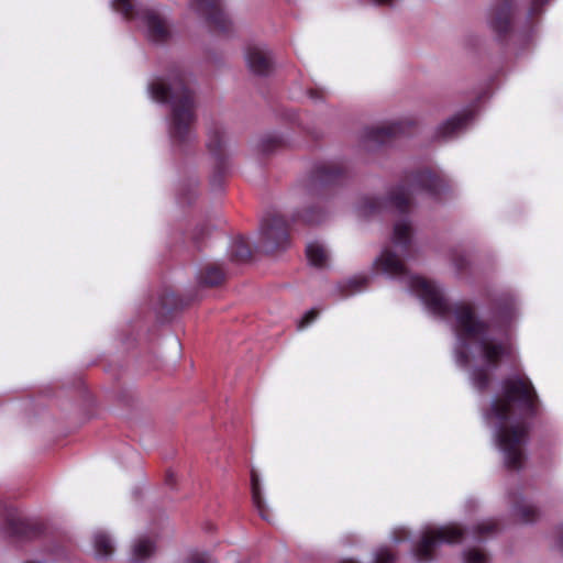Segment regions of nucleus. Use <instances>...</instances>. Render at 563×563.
<instances>
[{
	"instance_id": "24",
	"label": "nucleus",
	"mask_w": 563,
	"mask_h": 563,
	"mask_svg": "<svg viewBox=\"0 0 563 563\" xmlns=\"http://www.w3.org/2000/svg\"><path fill=\"white\" fill-rule=\"evenodd\" d=\"M252 256V250L243 236H238L233 240L231 245V257L238 262H245Z\"/></svg>"
},
{
	"instance_id": "35",
	"label": "nucleus",
	"mask_w": 563,
	"mask_h": 563,
	"mask_svg": "<svg viewBox=\"0 0 563 563\" xmlns=\"http://www.w3.org/2000/svg\"><path fill=\"white\" fill-rule=\"evenodd\" d=\"M319 316V311L317 309H311L308 312L305 313V316L301 318L298 328L303 329L311 324Z\"/></svg>"
},
{
	"instance_id": "23",
	"label": "nucleus",
	"mask_w": 563,
	"mask_h": 563,
	"mask_svg": "<svg viewBox=\"0 0 563 563\" xmlns=\"http://www.w3.org/2000/svg\"><path fill=\"white\" fill-rule=\"evenodd\" d=\"M155 552V543L147 537H142L135 541L132 547L133 559L136 561L145 560Z\"/></svg>"
},
{
	"instance_id": "41",
	"label": "nucleus",
	"mask_w": 563,
	"mask_h": 563,
	"mask_svg": "<svg viewBox=\"0 0 563 563\" xmlns=\"http://www.w3.org/2000/svg\"><path fill=\"white\" fill-rule=\"evenodd\" d=\"M378 5H391L394 0H374Z\"/></svg>"
},
{
	"instance_id": "36",
	"label": "nucleus",
	"mask_w": 563,
	"mask_h": 563,
	"mask_svg": "<svg viewBox=\"0 0 563 563\" xmlns=\"http://www.w3.org/2000/svg\"><path fill=\"white\" fill-rule=\"evenodd\" d=\"M523 461L525 460H505L504 466L508 472H519L525 466Z\"/></svg>"
},
{
	"instance_id": "8",
	"label": "nucleus",
	"mask_w": 563,
	"mask_h": 563,
	"mask_svg": "<svg viewBox=\"0 0 563 563\" xmlns=\"http://www.w3.org/2000/svg\"><path fill=\"white\" fill-rule=\"evenodd\" d=\"M112 7L128 20L136 15L140 16L146 23L148 37L153 42L164 43L169 38L170 32L165 20L154 10L141 9L136 11L132 0H113Z\"/></svg>"
},
{
	"instance_id": "12",
	"label": "nucleus",
	"mask_w": 563,
	"mask_h": 563,
	"mask_svg": "<svg viewBox=\"0 0 563 563\" xmlns=\"http://www.w3.org/2000/svg\"><path fill=\"white\" fill-rule=\"evenodd\" d=\"M413 128L415 121L411 119L394 121L367 128L365 131V139L368 142L386 144L398 135L410 133Z\"/></svg>"
},
{
	"instance_id": "34",
	"label": "nucleus",
	"mask_w": 563,
	"mask_h": 563,
	"mask_svg": "<svg viewBox=\"0 0 563 563\" xmlns=\"http://www.w3.org/2000/svg\"><path fill=\"white\" fill-rule=\"evenodd\" d=\"M452 262L459 273H463L468 267V261L463 254H454Z\"/></svg>"
},
{
	"instance_id": "6",
	"label": "nucleus",
	"mask_w": 563,
	"mask_h": 563,
	"mask_svg": "<svg viewBox=\"0 0 563 563\" xmlns=\"http://www.w3.org/2000/svg\"><path fill=\"white\" fill-rule=\"evenodd\" d=\"M465 534L466 529L457 523L428 529L422 533L421 540L416 544L413 554L419 562H430L435 558V548L440 543H461Z\"/></svg>"
},
{
	"instance_id": "32",
	"label": "nucleus",
	"mask_w": 563,
	"mask_h": 563,
	"mask_svg": "<svg viewBox=\"0 0 563 563\" xmlns=\"http://www.w3.org/2000/svg\"><path fill=\"white\" fill-rule=\"evenodd\" d=\"M283 144L284 140L282 136L277 134H269L262 140L261 150L264 153H271L274 150L282 147Z\"/></svg>"
},
{
	"instance_id": "14",
	"label": "nucleus",
	"mask_w": 563,
	"mask_h": 563,
	"mask_svg": "<svg viewBox=\"0 0 563 563\" xmlns=\"http://www.w3.org/2000/svg\"><path fill=\"white\" fill-rule=\"evenodd\" d=\"M246 62L250 70L257 76H268L274 68L269 52L258 46L247 48Z\"/></svg>"
},
{
	"instance_id": "28",
	"label": "nucleus",
	"mask_w": 563,
	"mask_h": 563,
	"mask_svg": "<svg viewBox=\"0 0 563 563\" xmlns=\"http://www.w3.org/2000/svg\"><path fill=\"white\" fill-rule=\"evenodd\" d=\"M549 2V0H531L529 10H528V25L525 33H529L532 30L534 20L542 14L543 7Z\"/></svg>"
},
{
	"instance_id": "33",
	"label": "nucleus",
	"mask_w": 563,
	"mask_h": 563,
	"mask_svg": "<svg viewBox=\"0 0 563 563\" xmlns=\"http://www.w3.org/2000/svg\"><path fill=\"white\" fill-rule=\"evenodd\" d=\"M517 512L523 522H533L539 518V510L532 505H520Z\"/></svg>"
},
{
	"instance_id": "30",
	"label": "nucleus",
	"mask_w": 563,
	"mask_h": 563,
	"mask_svg": "<svg viewBox=\"0 0 563 563\" xmlns=\"http://www.w3.org/2000/svg\"><path fill=\"white\" fill-rule=\"evenodd\" d=\"M368 283V277L361 276V277H354L346 282V284L343 286V295L350 296L352 294H355L357 291L363 290Z\"/></svg>"
},
{
	"instance_id": "22",
	"label": "nucleus",
	"mask_w": 563,
	"mask_h": 563,
	"mask_svg": "<svg viewBox=\"0 0 563 563\" xmlns=\"http://www.w3.org/2000/svg\"><path fill=\"white\" fill-rule=\"evenodd\" d=\"M161 307L167 311L181 309L189 305L181 296L174 290L166 289L159 297Z\"/></svg>"
},
{
	"instance_id": "2",
	"label": "nucleus",
	"mask_w": 563,
	"mask_h": 563,
	"mask_svg": "<svg viewBox=\"0 0 563 563\" xmlns=\"http://www.w3.org/2000/svg\"><path fill=\"white\" fill-rule=\"evenodd\" d=\"M539 408V396L527 375H511L501 380L500 395L492 401L486 419L493 423L496 444L506 457H523L521 448L530 432V424L526 420L509 422L514 409H518L525 418H534Z\"/></svg>"
},
{
	"instance_id": "21",
	"label": "nucleus",
	"mask_w": 563,
	"mask_h": 563,
	"mask_svg": "<svg viewBox=\"0 0 563 563\" xmlns=\"http://www.w3.org/2000/svg\"><path fill=\"white\" fill-rule=\"evenodd\" d=\"M306 255L309 263L316 267H323L328 261L324 247L318 242H311L306 247Z\"/></svg>"
},
{
	"instance_id": "9",
	"label": "nucleus",
	"mask_w": 563,
	"mask_h": 563,
	"mask_svg": "<svg viewBox=\"0 0 563 563\" xmlns=\"http://www.w3.org/2000/svg\"><path fill=\"white\" fill-rule=\"evenodd\" d=\"M190 7L205 18L212 31L219 34H229L232 31V21L224 12L221 0H191Z\"/></svg>"
},
{
	"instance_id": "37",
	"label": "nucleus",
	"mask_w": 563,
	"mask_h": 563,
	"mask_svg": "<svg viewBox=\"0 0 563 563\" xmlns=\"http://www.w3.org/2000/svg\"><path fill=\"white\" fill-rule=\"evenodd\" d=\"M187 563H210V559L205 553H194L187 559Z\"/></svg>"
},
{
	"instance_id": "43",
	"label": "nucleus",
	"mask_w": 563,
	"mask_h": 563,
	"mask_svg": "<svg viewBox=\"0 0 563 563\" xmlns=\"http://www.w3.org/2000/svg\"><path fill=\"white\" fill-rule=\"evenodd\" d=\"M166 479H167L168 484H170V485L174 484V474L172 472H168Z\"/></svg>"
},
{
	"instance_id": "29",
	"label": "nucleus",
	"mask_w": 563,
	"mask_h": 563,
	"mask_svg": "<svg viewBox=\"0 0 563 563\" xmlns=\"http://www.w3.org/2000/svg\"><path fill=\"white\" fill-rule=\"evenodd\" d=\"M464 563H489L488 554L478 548H471L463 552Z\"/></svg>"
},
{
	"instance_id": "38",
	"label": "nucleus",
	"mask_w": 563,
	"mask_h": 563,
	"mask_svg": "<svg viewBox=\"0 0 563 563\" xmlns=\"http://www.w3.org/2000/svg\"><path fill=\"white\" fill-rule=\"evenodd\" d=\"M470 355L466 351H460L457 353V363L461 365V366H467L470 364Z\"/></svg>"
},
{
	"instance_id": "19",
	"label": "nucleus",
	"mask_w": 563,
	"mask_h": 563,
	"mask_svg": "<svg viewBox=\"0 0 563 563\" xmlns=\"http://www.w3.org/2000/svg\"><path fill=\"white\" fill-rule=\"evenodd\" d=\"M412 229L409 222L400 221L394 227L393 242L399 245L405 252L409 251L411 244Z\"/></svg>"
},
{
	"instance_id": "39",
	"label": "nucleus",
	"mask_w": 563,
	"mask_h": 563,
	"mask_svg": "<svg viewBox=\"0 0 563 563\" xmlns=\"http://www.w3.org/2000/svg\"><path fill=\"white\" fill-rule=\"evenodd\" d=\"M207 233H208V227L203 224V225H201V227L198 229V231L195 233V236H194V238H195V240H196L197 242H199V241L202 239V236H203L205 234H207Z\"/></svg>"
},
{
	"instance_id": "10",
	"label": "nucleus",
	"mask_w": 563,
	"mask_h": 563,
	"mask_svg": "<svg viewBox=\"0 0 563 563\" xmlns=\"http://www.w3.org/2000/svg\"><path fill=\"white\" fill-rule=\"evenodd\" d=\"M516 9L515 0H496L493 5L488 23L499 41H506L512 34Z\"/></svg>"
},
{
	"instance_id": "5",
	"label": "nucleus",
	"mask_w": 563,
	"mask_h": 563,
	"mask_svg": "<svg viewBox=\"0 0 563 563\" xmlns=\"http://www.w3.org/2000/svg\"><path fill=\"white\" fill-rule=\"evenodd\" d=\"M350 176V170L343 162H322L311 170L305 195L311 200L301 211L292 214L294 223L302 222L308 225L319 224L325 219V210L321 206L329 188L342 185Z\"/></svg>"
},
{
	"instance_id": "25",
	"label": "nucleus",
	"mask_w": 563,
	"mask_h": 563,
	"mask_svg": "<svg viewBox=\"0 0 563 563\" xmlns=\"http://www.w3.org/2000/svg\"><path fill=\"white\" fill-rule=\"evenodd\" d=\"M500 530L499 523L496 520H487L474 527L473 533L478 541L496 534Z\"/></svg>"
},
{
	"instance_id": "3",
	"label": "nucleus",
	"mask_w": 563,
	"mask_h": 563,
	"mask_svg": "<svg viewBox=\"0 0 563 563\" xmlns=\"http://www.w3.org/2000/svg\"><path fill=\"white\" fill-rule=\"evenodd\" d=\"M150 92L155 101L172 106L169 125L172 141L183 146L195 140L192 130L196 122L195 93L187 85L186 74L177 68L170 74L168 81L162 78L155 79L150 85Z\"/></svg>"
},
{
	"instance_id": "26",
	"label": "nucleus",
	"mask_w": 563,
	"mask_h": 563,
	"mask_svg": "<svg viewBox=\"0 0 563 563\" xmlns=\"http://www.w3.org/2000/svg\"><path fill=\"white\" fill-rule=\"evenodd\" d=\"M472 380L474 386L484 391L489 387L492 375L486 366H477L472 371Z\"/></svg>"
},
{
	"instance_id": "13",
	"label": "nucleus",
	"mask_w": 563,
	"mask_h": 563,
	"mask_svg": "<svg viewBox=\"0 0 563 563\" xmlns=\"http://www.w3.org/2000/svg\"><path fill=\"white\" fill-rule=\"evenodd\" d=\"M5 525L8 531L19 539H33L41 536L44 531V525L42 522L11 511L7 515Z\"/></svg>"
},
{
	"instance_id": "11",
	"label": "nucleus",
	"mask_w": 563,
	"mask_h": 563,
	"mask_svg": "<svg viewBox=\"0 0 563 563\" xmlns=\"http://www.w3.org/2000/svg\"><path fill=\"white\" fill-rule=\"evenodd\" d=\"M224 132L221 126L213 125L208 131L207 147L214 159V170L211 178L212 186L221 187L228 173L229 164L223 143Z\"/></svg>"
},
{
	"instance_id": "1",
	"label": "nucleus",
	"mask_w": 563,
	"mask_h": 563,
	"mask_svg": "<svg viewBox=\"0 0 563 563\" xmlns=\"http://www.w3.org/2000/svg\"><path fill=\"white\" fill-rule=\"evenodd\" d=\"M410 287L432 313L442 318L453 316L457 336L474 342L487 366L497 368L504 360L514 357L515 347L508 334L503 339L492 336L490 323L477 316L473 302L451 303L437 285L419 276L411 277Z\"/></svg>"
},
{
	"instance_id": "44",
	"label": "nucleus",
	"mask_w": 563,
	"mask_h": 563,
	"mask_svg": "<svg viewBox=\"0 0 563 563\" xmlns=\"http://www.w3.org/2000/svg\"><path fill=\"white\" fill-rule=\"evenodd\" d=\"M559 547L563 551V528H562V530L560 532Z\"/></svg>"
},
{
	"instance_id": "31",
	"label": "nucleus",
	"mask_w": 563,
	"mask_h": 563,
	"mask_svg": "<svg viewBox=\"0 0 563 563\" xmlns=\"http://www.w3.org/2000/svg\"><path fill=\"white\" fill-rule=\"evenodd\" d=\"M397 555L395 552L387 548H380L377 550L374 556V563H396ZM341 563H357L352 560L343 561Z\"/></svg>"
},
{
	"instance_id": "16",
	"label": "nucleus",
	"mask_w": 563,
	"mask_h": 563,
	"mask_svg": "<svg viewBox=\"0 0 563 563\" xmlns=\"http://www.w3.org/2000/svg\"><path fill=\"white\" fill-rule=\"evenodd\" d=\"M375 268L390 276L405 275L407 273L402 261L389 249H385L376 258Z\"/></svg>"
},
{
	"instance_id": "4",
	"label": "nucleus",
	"mask_w": 563,
	"mask_h": 563,
	"mask_svg": "<svg viewBox=\"0 0 563 563\" xmlns=\"http://www.w3.org/2000/svg\"><path fill=\"white\" fill-rule=\"evenodd\" d=\"M450 190L449 183L431 169H417L406 174L399 185L390 190L387 197H363L358 203V212L363 217L378 214L387 209H395L401 214L409 212L412 197L418 191H426L439 199Z\"/></svg>"
},
{
	"instance_id": "27",
	"label": "nucleus",
	"mask_w": 563,
	"mask_h": 563,
	"mask_svg": "<svg viewBox=\"0 0 563 563\" xmlns=\"http://www.w3.org/2000/svg\"><path fill=\"white\" fill-rule=\"evenodd\" d=\"M95 549L99 555L110 556L114 552L111 539L104 533L95 537Z\"/></svg>"
},
{
	"instance_id": "42",
	"label": "nucleus",
	"mask_w": 563,
	"mask_h": 563,
	"mask_svg": "<svg viewBox=\"0 0 563 563\" xmlns=\"http://www.w3.org/2000/svg\"><path fill=\"white\" fill-rule=\"evenodd\" d=\"M309 96L312 98V99H317V98H320L321 97V92L317 91V90H310L309 91Z\"/></svg>"
},
{
	"instance_id": "18",
	"label": "nucleus",
	"mask_w": 563,
	"mask_h": 563,
	"mask_svg": "<svg viewBox=\"0 0 563 563\" xmlns=\"http://www.w3.org/2000/svg\"><path fill=\"white\" fill-rule=\"evenodd\" d=\"M224 271L216 264L206 265L200 269L198 275L199 285L206 287L218 286L224 282Z\"/></svg>"
},
{
	"instance_id": "15",
	"label": "nucleus",
	"mask_w": 563,
	"mask_h": 563,
	"mask_svg": "<svg viewBox=\"0 0 563 563\" xmlns=\"http://www.w3.org/2000/svg\"><path fill=\"white\" fill-rule=\"evenodd\" d=\"M472 110H464L443 122L437 130L439 139H448L454 136L463 130L473 118Z\"/></svg>"
},
{
	"instance_id": "7",
	"label": "nucleus",
	"mask_w": 563,
	"mask_h": 563,
	"mask_svg": "<svg viewBox=\"0 0 563 563\" xmlns=\"http://www.w3.org/2000/svg\"><path fill=\"white\" fill-rule=\"evenodd\" d=\"M290 245L289 224L277 212H268L261 221V246L266 253L286 250Z\"/></svg>"
},
{
	"instance_id": "17",
	"label": "nucleus",
	"mask_w": 563,
	"mask_h": 563,
	"mask_svg": "<svg viewBox=\"0 0 563 563\" xmlns=\"http://www.w3.org/2000/svg\"><path fill=\"white\" fill-rule=\"evenodd\" d=\"M495 317L503 325H508L516 317V303L510 296H501L493 303Z\"/></svg>"
},
{
	"instance_id": "40",
	"label": "nucleus",
	"mask_w": 563,
	"mask_h": 563,
	"mask_svg": "<svg viewBox=\"0 0 563 563\" xmlns=\"http://www.w3.org/2000/svg\"><path fill=\"white\" fill-rule=\"evenodd\" d=\"M407 536H408L407 531L400 530V531H396L394 533V539H395V541L399 542L401 540H405L407 538Z\"/></svg>"
},
{
	"instance_id": "20",
	"label": "nucleus",
	"mask_w": 563,
	"mask_h": 563,
	"mask_svg": "<svg viewBox=\"0 0 563 563\" xmlns=\"http://www.w3.org/2000/svg\"><path fill=\"white\" fill-rule=\"evenodd\" d=\"M251 484H252L253 504H254L255 508L257 509L260 516L264 520H268L266 507H265L264 500L261 495L260 478H258L257 472L254 468L251 470Z\"/></svg>"
}]
</instances>
